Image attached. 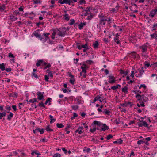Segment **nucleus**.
<instances>
[{"mask_svg": "<svg viewBox=\"0 0 157 157\" xmlns=\"http://www.w3.org/2000/svg\"><path fill=\"white\" fill-rule=\"evenodd\" d=\"M38 105L40 107H43L45 108L46 106L44 105V104L43 103V102L40 103L38 104Z\"/></svg>", "mask_w": 157, "mask_h": 157, "instance_id": "51", "label": "nucleus"}, {"mask_svg": "<svg viewBox=\"0 0 157 157\" xmlns=\"http://www.w3.org/2000/svg\"><path fill=\"white\" fill-rule=\"evenodd\" d=\"M142 87L145 90L146 89V86L144 84H141L139 87V89H141Z\"/></svg>", "mask_w": 157, "mask_h": 157, "instance_id": "61", "label": "nucleus"}, {"mask_svg": "<svg viewBox=\"0 0 157 157\" xmlns=\"http://www.w3.org/2000/svg\"><path fill=\"white\" fill-rule=\"evenodd\" d=\"M77 1H59V3L61 4H66L70 5L71 3H73L75 2H77Z\"/></svg>", "mask_w": 157, "mask_h": 157, "instance_id": "9", "label": "nucleus"}, {"mask_svg": "<svg viewBox=\"0 0 157 157\" xmlns=\"http://www.w3.org/2000/svg\"><path fill=\"white\" fill-rule=\"evenodd\" d=\"M45 130L47 132H52L53 131V129L51 128L50 125H47L45 128Z\"/></svg>", "mask_w": 157, "mask_h": 157, "instance_id": "35", "label": "nucleus"}, {"mask_svg": "<svg viewBox=\"0 0 157 157\" xmlns=\"http://www.w3.org/2000/svg\"><path fill=\"white\" fill-rule=\"evenodd\" d=\"M31 76L32 78L34 77L36 79L38 78L37 74L36 72H32V73Z\"/></svg>", "mask_w": 157, "mask_h": 157, "instance_id": "39", "label": "nucleus"}, {"mask_svg": "<svg viewBox=\"0 0 157 157\" xmlns=\"http://www.w3.org/2000/svg\"><path fill=\"white\" fill-rule=\"evenodd\" d=\"M101 17L102 18L100 19L99 22H100V24H102L103 22L106 21L107 20H106V18L104 17V16H101Z\"/></svg>", "mask_w": 157, "mask_h": 157, "instance_id": "30", "label": "nucleus"}, {"mask_svg": "<svg viewBox=\"0 0 157 157\" xmlns=\"http://www.w3.org/2000/svg\"><path fill=\"white\" fill-rule=\"evenodd\" d=\"M39 30L38 29L36 30L33 33V34L36 38H38L40 39L41 38V36L39 33Z\"/></svg>", "mask_w": 157, "mask_h": 157, "instance_id": "20", "label": "nucleus"}, {"mask_svg": "<svg viewBox=\"0 0 157 157\" xmlns=\"http://www.w3.org/2000/svg\"><path fill=\"white\" fill-rule=\"evenodd\" d=\"M44 94V92H43V94L40 91H38L37 92L38 97L37 98L39 100H41L44 98V96L43 95Z\"/></svg>", "mask_w": 157, "mask_h": 157, "instance_id": "17", "label": "nucleus"}, {"mask_svg": "<svg viewBox=\"0 0 157 157\" xmlns=\"http://www.w3.org/2000/svg\"><path fill=\"white\" fill-rule=\"evenodd\" d=\"M75 23V21L74 19H71L70 20L69 24L71 25H72Z\"/></svg>", "mask_w": 157, "mask_h": 157, "instance_id": "50", "label": "nucleus"}, {"mask_svg": "<svg viewBox=\"0 0 157 157\" xmlns=\"http://www.w3.org/2000/svg\"><path fill=\"white\" fill-rule=\"evenodd\" d=\"M156 32H155L154 33L151 34L150 36L151 37L152 39H155L156 40H157V34L156 33Z\"/></svg>", "mask_w": 157, "mask_h": 157, "instance_id": "29", "label": "nucleus"}, {"mask_svg": "<svg viewBox=\"0 0 157 157\" xmlns=\"http://www.w3.org/2000/svg\"><path fill=\"white\" fill-rule=\"evenodd\" d=\"M139 48L140 49H141V52H142L144 53V52H146L147 51V46L146 45V44H144L140 46L139 47Z\"/></svg>", "mask_w": 157, "mask_h": 157, "instance_id": "12", "label": "nucleus"}, {"mask_svg": "<svg viewBox=\"0 0 157 157\" xmlns=\"http://www.w3.org/2000/svg\"><path fill=\"white\" fill-rule=\"evenodd\" d=\"M85 11V12L84 13H83V14L82 15V16H86L90 14L91 13L90 11V9L88 7H87Z\"/></svg>", "mask_w": 157, "mask_h": 157, "instance_id": "18", "label": "nucleus"}, {"mask_svg": "<svg viewBox=\"0 0 157 157\" xmlns=\"http://www.w3.org/2000/svg\"><path fill=\"white\" fill-rule=\"evenodd\" d=\"M52 100L50 98H47L45 101L44 104L47 105L48 104V105H51V102L52 101Z\"/></svg>", "mask_w": 157, "mask_h": 157, "instance_id": "23", "label": "nucleus"}, {"mask_svg": "<svg viewBox=\"0 0 157 157\" xmlns=\"http://www.w3.org/2000/svg\"><path fill=\"white\" fill-rule=\"evenodd\" d=\"M10 18L12 21H15L17 19V17L13 15H11L10 16Z\"/></svg>", "mask_w": 157, "mask_h": 157, "instance_id": "37", "label": "nucleus"}, {"mask_svg": "<svg viewBox=\"0 0 157 157\" xmlns=\"http://www.w3.org/2000/svg\"><path fill=\"white\" fill-rule=\"evenodd\" d=\"M82 97L81 96H78L75 98L74 100L75 101H76V103L78 105L80 104H83L84 101L82 99Z\"/></svg>", "mask_w": 157, "mask_h": 157, "instance_id": "7", "label": "nucleus"}, {"mask_svg": "<svg viewBox=\"0 0 157 157\" xmlns=\"http://www.w3.org/2000/svg\"><path fill=\"white\" fill-rule=\"evenodd\" d=\"M44 129L43 128L40 129V128H37L33 130V133L36 135H38V133L39 132L41 134H42L44 133Z\"/></svg>", "mask_w": 157, "mask_h": 157, "instance_id": "8", "label": "nucleus"}, {"mask_svg": "<svg viewBox=\"0 0 157 157\" xmlns=\"http://www.w3.org/2000/svg\"><path fill=\"white\" fill-rule=\"evenodd\" d=\"M117 89H118V87L117 86H111V88H109V90H110L111 89H112L113 90H116Z\"/></svg>", "mask_w": 157, "mask_h": 157, "instance_id": "48", "label": "nucleus"}, {"mask_svg": "<svg viewBox=\"0 0 157 157\" xmlns=\"http://www.w3.org/2000/svg\"><path fill=\"white\" fill-rule=\"evenodd\" d=\"M40 40L42 41L43 43L45 42L47 40H47L45 38H44L43 37H42L41 36V38H40Z\"/></svg>", "mask_w": 157, "mask_h": 157, "instance_id": "60", "label": "nucleus"}, {"mask_svg": "<svg viewBox=\"0 0 157 157\" xmlns=\"http://www.w3.org/2000/svg\"><path fill=\"white\" fill-rule=\"evenodd\" d=\"M49 118L50 120V123L51 124L54 122L56 121V119L53 118V117L51 115H49Z\"/></svg>", "mask_w": 157, "mask_h": 157, "instance_id": "34", "label": "nucleus"}, {"mask_svg": "<svg viewBox=\"0 0 157 157\" xmlns=\"http://www.w3.org/2000/svg\"><path fill=\"white\" fill-rule=\"evenodd\" d=\"M116 78L113 75H110L108 77V82L109 83L112 84L116 82Z\"/></svg>", "mask_w": 157, "mask_h": 157, "instance_id": "6", "label": "nucleus"}, {"mask_svg": "<svg viewBox=\"0 0 157 157\" xmlns=\"http://www.w3.org/2000/svg\"><path fill=\"white\" fill-rule=\"evenodd\" d=\"M29 16L28 17L31 19H32L35 16V14L33 11H32L30 13L29 12Z\"/></svg>", "mask_w": 157, "mask_h": 157, "instance_id": "25", "label": "nucleus"}, {"mask_svg": "<svg viewBox=\"0 0 157 157\" xmlns=\"http://www.w3.org/2000/svg\"><path fill=\"white\" fill-rule=\"evenodd\" d=\"M81 68L82 69V72H84L85 73H86V72H87L86 70L88 68H84V67H81Z\"/></svg>", "mask_w": 157, "mask_h": 157, "instance_id": "52", "label": "nucleus"}, {"mask_svg": "<svg viewBox=\"0 0 157 157\" xmlns=\"http://www.w3.org/2000/svg\"><path fill=\"white\" fill-rule=\"evenodd\" d=\"M137 125L139 127H144L148 128V124L145 121L141 120L138 122L137 123Z\"/></svg>", "mask_w": 157, "mask_h": 157, "instance_id": "3", "label": "nucleus"}, {"mask_svg": "<svg viewBox=\"0 0 157 157\" xmlns=\"http://www.w3.org/2000/svg\"><path fill=\"white\" fill-rule=\"evenodd\" d=\"M36 66L38 67L41 66L43 67V70H45L51 67V64L44 62L43 59H39L36 63Z\"/></svg>", "mask_w": 157, "mask_h": 157, "instance_id": "1", "label": "nucleus"}, {"mask_svg": "<svg viewBox=\"0 0 157 157\" xmlns=\"http://www.w3.org/2000/svg\"><path fill=\"white\" fill-rule=\"evenodd\" d=\"M44 24V22H39L36 23V26H37V27H40V25H43Z\"/></svg>", "mask_w": 157, "mask_h": 157, "instance_id": "58", "label": "nucleus"}, {"mask_svg": "<svg viewBox=\"0 0 157 157\" xmlns=\"http://www.w3.org/2000/svg\"><path fill=\"white\" fill-rule=\"evenodd\" d=\"M50 31L52 32V36H51V38L53 40L55 38V36L56 34V33L57 32V31L56 30V28L51 30Z\"/></svg>", "mask_w": 157, "mask_h": 157, "instance_id": "16", "label": "nucleus"}, {"mask_svg": "<svg viewBox=\"0 0 157 157\" xmlns=\"http://www.w3.org/2000/svg\"><path fill=\"white\" fill-rule=\"evenodd\" d=\"M120 36V34L118 33H117L115 35V36L114 38V41L118 44H120V41L119 40V38Z\"/></svg>", "mask_w": 157, "mask_h": 157, "instance_id": "14", "label": "nucleus"}, {"mask_svg": "<svg viewBox=\"0 0 157 157\" xmlns=\"http://www.w3.org/2000/svg\"><path fill=\"white\" fill-rule=\"evenodd\" d=\"M128 87L127 86H125L122 88L121 90L123 93L127 94L128 93Z\"/></svg>", "mask_w": 157, "mask_h": 157, "instance_id": "24", "label": "nucleus"}, {"mask_svg": "<svg viewBox=\"0 0 157 157\" xmlns=\"http://www.w3.org/2000/svg\"><path fill=\"white\" fill-rule=\"evenodd\" d=\"M5 108L8 111H10L11 110V107L9 105H7L5 107Z\"/></svg>", "mask_w": 157, "mask_h": 157, "instance_id": "62", "label": "nucleus"}, {"mask_svg": "<svg viewBox=\"0 0 157 157\" xmlns=\"http://www.w3.org/2000/svg\"><path fill=\"white\" fill-rule=\"evenodd\" d=\"M142 95H140L139 94H137L136 95V98L138 99L139 100H140L142 97Z\"/></svg>", "mask_w": 157, "mask_h": 157, "instance_id": "54", "label": "nucleus"}, {"mask_svg": "<svg viewBox=\"0 0 157 157\" xmlns=\"http://www.w3.org/2000/svg\"><path fill=\"white\" fill-rule=\"evenodd\" d=\"M99 95H97V96H96L94 100H93V102H92V103H94L97 101L98 100V99H99Z\"/></svg>", "mask_w": 157, "mask_h": 157, "instance_id": "53", "label": "nucleus"}, {"mask_svg": "<svg viewBox=\"0 0 157 157\" xmlns=\"http://www.w3.org/2000/svg\"><path fill=\"white\" fill-rule=\"evenodd\" d=\"M113 136L111 134H109L106 137V138L107 140H109L113 138Z\"/></svg>", "mask_w": 157, "mask_h": 157, "instance_id": "56", "label": "nucleus"}, {"mask_svg": "<svg viewBox=\"0 0 157 157\" xmlns=\"http://www.w3.org/2000/svg\"><path fill=\"white\" fill-rule=\"evenodd\" d=\"M5 9V5L2 4V5H0V11L2 12Z\"/></svg>", "mask_w": 157, "mask_h": 157, "instance_id": "42", "label": "nucleus"}, {"mask_svg": "<svg viewBox=\"0 0 157 157\" xmlns=\"http://www.w3.org/2000/svg\"><path fill=\"white\" fill-rule=\"evenodd\" d=\"M26 101L28 102V104L29 103V102L31 103H34V102H36L37 101V99L36 98H34L33 99H31L29 101L27 99Z\"/></svg>", "mask_w": 157, "mask_h": 157, "instance_id": "36", "label": "nucleus"}, {"mask_svg": "<svg viewBox=\"0 0 157 157\" xmlns=\"http://www.w3.org/2000/svg\"><path fill=\"white\" fill-rule=\"evenodd\" d=\"M112 18L111 17L109 16L108 17L106 18V21L108 22L111 23V21H112Z\"/></svg>", "mask_w": 157, "mask_h": 157, "instance_id": "57", "label": "nucleus"}, {"mask_svg": "<svg viewBox=\"0 0 157 157\" xmlns=\"http://www.w3.org/2000/svg\"><path fill=\"white\" fill-rule=\"evenodd\" d=\"M128 73V71H125L124 70H120V73L121 74H124L123 77L127 75Z\"/></svg>", "mask_w": 157, "mask_h": 157, "instance_id": "27", "label": "nucleus"}, {"mask_svg": "<svg viewBox=\"0 0 157 157\" xmlns=\"http://www.w3.org/2000/svg\"><path fill=\"white\" fill-rule=\"evenodd\" d=\"M157 14V8L152 9L149 12V17L153 18L156 14Z\"/></svg>", "mask_w": 157, "mask_h": 157, "instance_id": "5", "label": "nucleus"}, {"mask_svg": "<svg viewBox=\"0 0 157 157\" xmlns=\"http://www.w3.org/2000/svg\"><path fill=\"white\" fill-rule=\"evenodd\" d=\"M49 35L50 33H44L43 34V35L45 37V38L48 40L49 39V37L48 36Z\"/></svg>", "mask_w": 157, "mask_h": 157, "instance_id": "40", "label": "nucleus"}, {"mask_svg": "<svg viewBox=\"0 0 157 157\" xmlns=\"http://www.w3.org/2000/svg\"><path fill=\"white\" fill-rule=\"evenodd\" d=\"M120 105L122 107H127L128 106V102H125L123 103L120 104Z\"/></svg>", "mask_w": 157, "mask_h": 157, "instance_id": "45", "label": "nucleus"}, {"mask_svg": "<svg viewBox=\"0 0 157 157\" xmlns=\"http://www.w3.org/2000/svg\"><path fill=\"white\" fill-rule=\"evenodd\" d=\"M119 7V5L117 3V5L116 6V8H112V10H111V11L113 13H117V10H118V9L117 8L118 7Z\"/></svg>", "mask_w": 157, "mask_h": 157, "instance_id": "31", "label": "nucleus"}, {"mask_svg": "<svg viewBox=\"0 0 157 157\" xmlns=\"http://www.w3.org/2000/svg\"><path fill=\"white\" fill-rule=\"evenodd\" d=\"M56 30L58 32V35L59 36L64 37L65 36L66 33V29L65 27H61L56 28Z\"/></svg>", "mask_w": 157, "mask_h": 157, "instance_id": "2", "label": "nucleus"}, {"mask_svg": "<svg viewBox=\"0 0 157 157\" xmlns=\"http://www.w3.org/2000/svg\"><path fill=\"white\" fill-rule=\"evenodd\" d=\"M148 98L146 96L145 94L142 95V97L141 99V100L143 101L142 102H147L148 101Z\"/></svg>", "mask_w": 157, "mask_h": 157, "instance_id": "19", "label": "nucleus"}, {"mask_svg": "<svg viewBox=\"0 0 157 157\" xmlns=\"http://www.w3.org/2000/svg\"><path fill=\"white\" fill-rule=\"evenodd\" d=\"M99 44L98 41H95L93 44V46L95 49H97L98 48Z\"/></svg>", "mask_w": 157, "mask_h": 157, "instance_id": "33", "label": "nucleus"}, {"mask_svg": "<svg viewBox=\"0 0 157 157\" xmlns=\"http://www.w3.org/2000/svg\"><path fill=\"white\" fill-rule=\"evenodd\" d=\"M56 125L57 127L59 128H62L64 126V125L62 123H57Z\"/></svg>", "mask_w": 157, "mask_h": 157, "instance_id": "46", "label": "nucleus"}, {"mask_svg": "<svg viewBox=\"0 0 157 157\" xmlns=\"http://www.w3.org/2000/svg\"><path fill=\"white\" fill-rule=\"evenodd\" d=\"M130 57L133 59L134 60H138L139 59V55L135 52H133L130 53Z\"/></svg>", "mask_w": 157, "mask_h": 157, "instance_id": "4", "label": "nucleus"}, {"mask_svg": "<svg viewBox=\"0 0 157 157\" xmlns=\"http://www.w3.org/2000/svg\"><path fill=\"white\" fill-rule=\"evenodd\" d=\"M109 129L108 126L106 125L105 124H103L101 127V130L103 131H105L106 130H108Z\"/></svg>", "mask_w": 157, "mask_h": 157, "instance_id": "26", "label": "nucleus"}, {"mask_svg": "<svg viewBox=\"0 0 157 157\" xmlns=\"http://www.w3.org/2000/svg\"><path fill=\"white\" fill-rule=\"evenodd\" d=\"M111 111L110 109H105L103 110L102 114L106 115L107 116H110Z\"/></svg>", "mask_w": 157, "mask_h": 157, "instance_id": "13", "label": "nucleus"}, {"mask_svg": "<svg viewBox=\"0 0 157 157\" xmlns=\"http://www.w3.org/2000/svg\"><path fill=\"white\" fill-rule=\"evenodd\" d=\"M68 75L69 77H71V78L69 80V82H70L72 85H74V84L75 82V80L74 78V75H72L71 73H69Z\"/></svg>", "mask_w": 157, "mask_h": 157, "instance_id": "15", "label": "nucleus"}, {"mask_svg": "<svg viewBox=\"0 0 157 157\" xmlns=\"http://www.w3.org/2000/svg\"><path fill=\"white\" fill-rule=\"evenodd\" d=\"M83 151L84 152H86L87 153L91 152V150L89 148L87 147H85L83 150Z\"/></svg>", "mask_w": 157, "mask_h": 157, "instance_id": "22", "label": "nucleus"}, {"mask_svg": "<svg viewBox=\"0 0 157 157\" xmlns=\"http://www.w3.org/2000/svg\"><path fill=\"white\" fill-rule=\"evenodd\" d=\"M144 94L146 95V96L147 97V98L148 97H151L153 96V94L151 92L149 93L147 92H145Z\"/></svg>", "mask_w": 157, "mask_h": 157, "instance_id": "44", "label": "nucleus"}, {"mask_svg": "<svg viewBox=\"0 0 157 157\" xmlns=\"http://www.w3.org/2000/svg\"><path fill=\"white\" fill-rule=\"evenodd\" d=\"M83 129V128L82 126H79L77 128V129L75 131V135H77V133H78L79 134H81L83 132L82 130Z\"/></svg>", "mask_w": 157, "mask_h": 157, "instance_id": "10", "label": "nucleus"}, {"mask_svg": "<svg viewBox=\"0 0 157 157\" xmlns=\"http://www.w3.org/2000/svg\"><path fill=\"white\" fill-rule=\"evenodd\" d=\"M34 154H36L38 155H41V154L37 150H34L31 153V155L33 156Z\"/></svg>", "mask_w": 157, "mask_h": 157, "instance_id": "28", "label": "nucleus"}, {"mask_svg": "<svg viewBox=\"0 0 157 157\" xmlns=\"http://www.w3.org/2000/svg\"><path fill=\"white\" fill-rule=\"evenodd\" d=\"M150 66H152L154 68L157 67V62L154 63L153 64H151Z\"/></svg>", "mask_w": 157, "mask_h": 157, "instance_id": "63", "label": "nucleus"}, {"mask_svg": "<svg viewBox=\"0 0 157 157\" xmlns=\"http://www.w3.org/2000/svg\"><path fill=\"white\" fill-rule=\"evenodd\" d=\"M60 154L58 153H56L53 156V157H60Z\"/></svg>", "mask_w": 157, "mask_h": 157, "instance_id": "64", "label": "nucleus"}, {"mask_svg": "<svg viewBox=\"0 0 157 157\" xmlns=\"http://www.w3.org/2000/svg\"><path fill=\"white\" fill-rule=\"evenodd\" d=\"M0 69L2 71H4L5 69V64L4 63L0 64Z\"/></svg>", "mask_w": 157, "mask_h": 157, "instance_id": "38", "label": "nucleus"}, {"mask_svg": "<svg viewBox=\"0 0 157 157\" xmlns=\"http://www.w3.org/2000/svg\"><path fill=\"white\" fill-rule=\"evenodd\" d=\"M90 15L88 16L87 17L86 19L88 20H90L94 17V16L93 14H92L91 13Z\"/></svg>", "mask_w": 157, "mask_h": 157, "instance_id": "43", "label": "nucleus"}, {"mask_svg": "<svg viewBox=\"0 0 157 157\" xmlns=\"http://www.w3.org/2000/svg\"><path fill=\"white\" fill-rule=\"evenodd\" d=\"M71 107L73 109L76 110L78 109L79 107L77 105H73L71 106Z\"/></svg>", "mask_w": 157, "mask_h": 157, "instance_id": "47", "label": "nucleus"}, {"mask_svg": "<svg viewBox=\"0 0 157 157\" xmlns=\"http://www.w3.org/2000/svg\"><path fill=\"white\" fill-rule=\"evenodd\" d=\"M117 140L118 141V144H121L123 141V140L121 138L117 139Z\"/></svg>", "mask_w": 157, "mask_h": 157, "instance_id": "59", "label": "nucleus"}, {"mask_svg": "<svg viewBox=\"0 0 157 157\" xmlns=\"http://www.w3.org/2000/svg\"><path fill=\"white\" fill-rule=\"evenodd\" d=\"M63 17L67 21H68L70 19L69 16L67 13H66L63 15Z\"/></svg>", "mask_w": 157, "mask_h": 157, "instance_id": "32", "label": "nucleus"}, {"mask_svg": "<svg viewBox=\"0 0 157 157\" xmlns=\"http://www.w3.org/2000/svg\"><path fill=\"white\" fill-rule=\"evenodd\" d=\"M138 71L139 72V73L137 75L136 74L135 75V76L138 77H142L143 73L144 72V67H142L141 69H138Z\"/></svg>", "mask_w": 157, "mask_h": 157, "instance_id": "11", "label": "nucleus"}, {"mask_svg": "<svg viewBox=\"0 0 157 157\" xmlns=\"http://www.w3.org/2000/svg\"><path fill=\"white\" fill-rule=\"evenodd\" d=\"M13 114L11 112H10V113L9 115H8L7 116V119L9 120H10L13 117Z\"/></svg>", "mask_w": 157, "mask_h": 157, "instance_id": "41", "label": "nucleus"}, {"mask_svg": "<svg viewBox=\"0 0 157 157\" xmlns=\"http://www.w3.org/2000/svg\"><path fill=\"white\" fill-rule=\"evenodd\" d=\"M49 76H48L47 75H44V80L46 82H48L49 81Z\"/></svg>", "mask_w": 157, "mask_h": 157, "instance_id": "55", "label": "nucleus"}, {"mask_svg": "<svg viewBox=\"0 0 157 157\" xmlns=\"http://www.w3.org/2000/svg\"><path fill=\"white\" fill-rule=\"evenodd\" d=\"M87 24L86 22H81L78 25V28L80 30L83 29L84 26H86Z\"/></svg>", "mask_w": 157, "mask_h": 157, "instance_id": "21", "label": "nucleus"}, {"mask_svg": "<svg viewBox=\"0 0 157 157\" xmlns=\"http://www.w3.org/2000/svg\"><path fill=\"white\" fill-rule=\"evenodd\" d=\"M6 113L5 112L0 113V119H2L3 117L5 116Z\"/></svg>", "mask_w": 157, "mask_h": 157, "instance_id": "49", "label": "nucleus"}]
</instances>
